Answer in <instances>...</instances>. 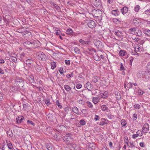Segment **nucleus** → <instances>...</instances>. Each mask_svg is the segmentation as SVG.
<instances>
[{
	"label": "nucleus",
	"instance_id": "29",
	"mask_svg": "<svg viewBox=\"0 0 150 150\" xmlns=\"http://www.w3.org/2000/svg\"><path fill=\"white\" fill-rule=\"evenodd\" d=\"M86 104L90 108H92L93 107V105L92 103L89 101H87L86 102Z\"/></svg>",
	"mask_w": 150,
	"mask_h": 150
},
{
	"label": "nucleus",
	"instance_id": "12",
	"mask_svg": "<svg viewBox=\"0 0 150 150\" xmlns=\"http://www.w3.org/2000/svg\"><path fill=\"white\" fill-rule=\"evenodd\" d=\"M72 111L77 115H79L80 113L78 109L76 107H74L72 108Z\"/></svg>",
	"mask_w": 150,
	"mask_h": 150
},
{
	"label": "nucleus",
	"instance_id": "59",
	"mask_svg": "<svg viewBox=\"0 0 150 150\" xmlns=\"http://www.w3.org/2000/svg\"><path fill=\"white\" fill-rule=\"evenodd\" d=\"M84 40L82 39H81L79 40V42L83 44V42H84Z\"/></svg>",
	"mask_w": 150,
	"mask_h": 150
},
{
	"label": "nucleus",
	"instance_id": "35",
	"mask_svg": "<svg viewBox=\"0 0 150 150\" xmlns=\"http://www.w3.org/2000/svg\"><path fill=\"white\" fill-rule=\"evenodd\" d=\"M56 105L58 106V107L60 108L61 109L62 108V106L60 105V103L59 102V101L57 100L56 102Z\"/></svg>",
	"mask_w": 150,
	"mask_h": 150
},
{
	"label": "nucleus",
	"instance_id": "17",
	"mask_svg": "<svg viewBox=\"0 0 150 150\" xmlns=\"http://www.w3.org/2000/svg\"><path fill=\"white\" fill-rule=\"evenodd\" d=\"M57 129L59 131H62L63 129L65 128V127L63 125H58L57 126Z\"/></svg>",
	"mask_w": 150,
	"mask_h": 150
},
{
	"label": "nucleus",
	"instance_id": "64",
	"mask_svg": "<svg viewBox=\"0 0 150 150\" xmlns=\"http://www.w3.org/2000/svg\"><path fill=\"white\" fill-rule=\"evenodd\" d=\"M86 111V110L85 109H83L81 110V112L83 113H84V112H85Z\"/></svg>",
	"mask_w": 150,
	"mask_h": 150
},
{
	"label": "nucleus",
	"instance_id": "47",
	"mask_svg": "<svg viewBox=\"0 0 150 150\" xmlns=\"http://www.w3.org/2000/svg\"><path fill=\"white\" fill-rule=\"evenodd\" d=\"M65 63L67 65H69L70 64V60H65L64 61Z\"/></svg>",
	"mask_w": 150,
	"mask_h": 150
},
{
	"label": "nucleus",
	"instance_id": "38",
	"mask_svg": "<svg viewBox=\"0 0 150 150\" xmlns=\"http://www.w3.org/2000/svg\"><path fill=\"white\" fill-rule=\"evenodd\" d=\"M24 120V117L21 118L19 119V120H18V122H16V123L18 124L19 123H21L22 122H23V120Z\"/></svg>",
	"mask_w": 150,
	"mask_h": 150
},
{
	"label": "nucleus",
	"instance_id": "33",
	"mask_svg": "<svg viewBox=\"0 0 150 150\" xmlns=\"http://www.w3.org/2000/svg\"><path fill=\"white\" fill-rule=\"evenodd\" d=\"M35 69L37 71H39L41 70V68L40 66L38 65L36 66Z\"/></svg>",
	"mask_w": 150,
	"mask_h": 150
},
{
	"label": "nucleus",
	"instance_id": "49",
	"mask_svg": "<svg viewBox=\"0 0 150 150\" xmlns=\"http://www.w3.org/2000/svg\"><path fill=\"white\" fill-rule=\"evenodd\" d=\"M132 84L131 83H130V84L128 83L126 85V87H127L128 88H130L132 87Z\"/></svg>",
	"mask_w": 150,
	"mask_h": 150
},
{
	"label": "nucleus",
	"instance_id": "40",
	"mask_svg": "<svg viewBox=\"0 0 150 150\" xmlns=\"http://www.w3.org/2000/svg\"><path fill=\"white\" fill-rule=\"evenodd\" d=\"M7 133L8 135H9L11 137L12 136V132L11 130H9V131H8Z\"/></svg>",
	"mask_w": 150,
	"mask_h": 150
},
{
	"label": "nucleus",
	"instance_id": "60",
	"mask_svg": "<svg viewBox=\"0 0 150 150\" xmlns=\"http://www.w3.org/2000/svg\"><path fill=\"white\" fill-rule=\"evenodd\" d=\"M140 146L142 147H144V143L143 142H140Z\"/></svg>",
	"mask_w": 150,
	"mask_h": 150
},
{
	"label": "nucleus",
	"instance_id": "57",
	"mask_svg": "<svg viewBox=\"0 0 150 150\" xmlns=\"http://www.w3.org/2000/svg\"><path fill=\"white\" fill-rule=\"evenodd\" d=\"M4 71L2 70V69L1 68H0V74H4Z\"/></svg>",
	"mask_w": 150,
	"mask_h": 150
},
{
	"label": "nucleus",
	"instance_id": "24",
	"mask_svg": "<svg viewBox=\"0 0 150 150\" xmlns=\"http://www.w3.org/2000/svg\"><path fill=\"white\" fill-rule=\"evenodd\" d=\"M64 88L67 91H69L71 89V87L67 85H64Z\"/></svg>",
	"mask_w": 150,
	"mask_h": 150
},
{
	"label": "nucleus",
	"instance_id": "27",
	"mask_svg": "<svg viewBox=\"0 0 150 150\" xmlns=\"http://www.w3.org/2000/svg\"><path fill=\"white\" fill-rule=\"evenodd\" d=\"M121 124L122 126L125 127L126 125V122L125 120L122 119L121 121Z\"/></svg>",
	"mask_w": 150,
	"mask_h": 150
},
{
	"label": "nucleus",
	"instance_id": "46",
	"mask_svg": "<svg viewBox=\"0 0 150 150\" xmlns=\"http://www.w3.org/2000/svg\"><path fill=\"white\" fill-rule=\"evenodd\" d=\"M74 50L76 53H79L80 50L77 47H75L74 48Z\"/></svg>",
	"mask_w": 150,
	"mask_h": 150
},
{
	"label": "nucleus",
	"instance_id": "58",
	"mask_svg": "<svg viewBox=\"0 0 150 150\" xmlns=\"http://www.w3.org/2000/svg\"><path fill=\"white\" fill-rule=\"evenodd\" d=\"M28 33V31L27 30L25 31H24L23 32H22V35H25L26 34H27Z\"/></svg>",
	"mask_w": 150,
	"mask_h": 150
},
{
	"label": "nucleus",
	"instance_id": "16",
	"mask_svg": "<svg viewBox=\"0 0 150 150\" xmlns=\"http://www.w3.org/2000/svg\"><path fill=\"white\" fill-rule=\"evenodd\" d=\"M46 146L48 150H53V147L50 144H46Z\"/></svg>",
	"mask_w": 150,
	"mask_h": 150
},
{
	"label": "nucleus",
	"instance_id": "26",
	"mask_svg": "<svg viewBox=\"0 0 150 150\" xmlns=\"http://www.w3.org/2000/svg\"><path fill=\"white\" fill-rule=\"evenodd\" d=\"M56 62H52L51 63V68L53 69H54L56 66Z\"/></svg>",
	"mask_w": 150,
	"mask_h": 150
},
{
	"label": "nucleus",
	"instance_id": "50",
	"mask_svg": "<svg viewBox=\"0 0 150 150\" xmlns=\"http://www.w3.org/2000/svg\"><path fill=\"white\" fill-rule=\"evenodd\" d=\"M76 87L77 89H79L82 87V85L81 84H77Z\"/></svg>",
	"mask_w": 150,
	"mask_h": 150
},
{
	"label": "nucleus",
	"instance_id": "51",
	"mask_svg": "<svg viewBox=\"0 0 150 150\" xmlns=\"http://www.w3.org/2000/svg\"><path fill=\"white\" fill-rule=\"evenodd\" d=\"M100 119L99 116L97 115H95V117L94 118L95 120L97 121L98 120Z\"/></svg>",
	"mask_w": 150,
	"mask_h": 150
},
{
	"label": "nucleus",
	"instance_id": "36",
	"mask_svg": "<svg viewBox=\"0 0 150 150\" xmlns=\"http://www.w3.org/2000/svg\"><path fill=\"white\" fill-rule=\"evenodd\" d=\"M53 4V6L57 10H59L60 9V8L57 5V4H54V3Z\"/></svg>",
	"mask_w": 150,
	"mask_h": 150
},
{
	"label": "nucleus",
	"instance_id": "14",
	"mask_svg": "<svg viewBox=\"0 0 150 150\" xmlns=\"http://www.w3.org/2000/svg\"><path fill=\"white\" fill-rule=\"evenodd\" d=\"M135 35H136L137 36L139 37H141L142 35V32L140 30H139V29L138 28H137V31Z\"/></svg>",
	"mask_w": 150,
	"mask_h": 150
},
{
	"label": "nucleus",
	"instance_id": "4",
	"mask_svg": "<svg viewBox=\"0 0 150 150\" xmlns=\"http://www.w3.org/2000/svg\"><path fill=\"white\" fill-rule=\"evenodd\" d=\"M87 25L89 28H93L96 26V24L95 21L92 20L88 21Z\"/></svg>",
	"mask_w": 150,
	"mask_h": 150
},
{
	"label": "nucleus",
	"instance_id": "11",
	"mask_svg": "<svg viewBox=\"0 0 150 150\" xmlns=\"http://www.w3.org/2000/svg\"><path fill=\"white\" fill-rule=\"evenodd\" d=\"M114 33L117 36L120 37L122 35V33L121 31L119 30H116L113 31Z\"/></svg>",
	"mask_w": 150,
	"mask_h": 150
},
{
	"label": "nucleus",
	"instance_id": "8",
	"mask_svg": "<svg viewBox=\"0 0 150 150\" xmlns=\"http://www.w3.org/2000/svg\"><path fill=\"white\" fill-rule=\"evenodd\" d=\"M128 8L126 6L123 7L121 9V11L122 13L123 14H125L128 12Z\"/></svg>",
	"mask_w": 150,
	"mask_h": 150
},
{
	"label": "nucleus",
	"instance_id": "18",
	"mask_svg": "<svg viewBox=\"0 0 150 150\" xmlns=\"http://www.w3.org/2000/svg\"><path fill=\"white\" fill-rule=\"evenodd\" d=\"M27 78L28 79L29 81L33 83L34 81V78L33 76H28Z\"/></svg>",
	"mask_w": 150,
	"mask_h": 150
},
{
	"label": "nucleus",
	"instance_id": "21",
	"mask_svg": "<svg viewBox=\"0 0 150 150\" xmlns=\"http://www.w3.org/2000/svg\"><path fill=\"white\" fill-rule=\"evenodd\" d=\"M126 53V51L124 50H121L119 52L120 55L121 56H124Z\"/></svg>",
	"mask_w": 150,
	"mask_h": 150
},
{
	"label": "nucleus",
	"instance_id": "62",
	"mask_svg": "<svg viewBox=\"0 0 150 150\" xmlns=\"http://www.w3.org/2000/svg\"><path fill=\"white\" fill-rule=\"evenodd\" d=\"M4 62V61L3 59H0V63H3Z\"/></svg>",
	"mask_w": 150,
	"mask_h": 150
},
{
	"label": "nucleus",
	"instance_id": "25",
	"mask_svg": "<svg viewBox=\"0 0 150 150\" xmlns=\"http://www.w3.org/2000/svg\"><path fill=\"white\" fill-rule=\"evenodd\" d=\"M66 33L68 35H72L73 31L71 29H68L66 31Z\"/></svg>",
	"mask_w": 150,
	"mask_h": 150
},
{
	"label": "nucleus",
	"instance_id": "45",
	"mask_svg": "<svg viewBox=\"0 0 150 150\" xmlns=\"http://www.w3.org/2000/svg\"><path fill=\"white\" fill-rule=\"evenodd\" d=\"M150 12L149 9L145 11V13L148 15H150Z\"/></svg>",
	"mask_w": 150,
	"mask_h": 150
},
{
	"label": "nucleus",
	"instance_id": "1",
	"mask_svg": "<svg viewBox=\"0 0 150 150\" xmlns=\"http://www.w3.org/2000/svg\"><path fill=\"white\" fill-rule=\"evenodd\" d=\"M37 43L36 41H34L33 42H31L30 41L25 42L23 44L24 46L27 49H30L33 48H36L37 47H38L39 46H37L36 44Z\"/></svg>",
	"mask_w": 150,
	"mask_h": 150
},
{
	"label": "nucleus",
	"instance_id": "48",
	"mask_svg": "<svg viewBox=\"0 0 150 150\" xmlns=\"http://www.w3.org/2000/svg\"><path fill=\"white\" fill-rule=\"evenodd\" d=\"M79 104H81L82 105H84L85 103V102L83 100H81L79 101Z\"/></svg>",
	"mask_w": 150,
	"mask_h": 150
},
{
	"label": "nucleus",
	"instance_id": "31",
	"mask_svg": "<svg viewBox=\"0 0 150 150\" xmlns=\"http://www.w3.org/2000/svg\"><path fill=\"white\" fill-rule=\"evenodd\" d=\"M137 93L139 95H142L144 93V92L141 89H139L137 91Z\"/></svg>",
	"mask_w": 150,
	"mask_h": 150
},
{
	"label": "nucleus",
	"instance_id": "34",
	"mask_svg": "<svg viewBox=\"0 0 150 150\" xmlns=\"http://www.w3.org/2000/svg\"><path fill=\"white\" fill-rule=\"evenodd\" d=\"M105 120V119H102L101 121L100 122V124L101 125H104L105 124H106L104 121Z\"/></svg>",
	"mask_w": 150,
	"mask_h": 150
},
{
	"label": "nucleus",
	"instance_id": "55",
	"mask_svg": "<svg viewBox=\"0 0 150 150\" xmlns=\"http://www.w3.org/2000/svg\"><path fill=\"white\" fill-rule=\"evenodd\" d=\"M145 74H147V75H150V71L147 70L146 71H145Z\"/></svg>",
	"mask_w": 150,
	"mask_h": 150
},
{
	"label": "nucleus",
	"instance_id": "61",
	"mask_svg": "<svg viewBox=\"0 0 150 150\" xmlns=\"http://www.w3.org/2000/svg\"><path fill=\"white\" fill-rule=\"evenodd\" d=\"M24 55H25V53L23 52L22 53L20 54V57H21V58L23 57H24Z\"/></svg>",
	"mask_w": 150,
	"mask_h": 150
},
{
	"label": "nucleus",
	"instance_id": "7",
	"mask_svg": "<svg viewBox=\"0 0 150 150\" xmlns=\"http://www.w3.org/2000/svg\"><path fill=\"white\" fill-rule=\"evenodd\" d=\"M86 87L89 91H91L93 88V86L89 82H87L86 84Z\"/></svg>",
	"mask_w": 150,
	"mask_h": 150
},
{
	"label": "nucleus",
	"instance_id": "9",
	"mask_svg": "<svg viewBox=\"0 0 150 150\" xmlns=\"http://www.w3.org/2000/svg\"><path fill=\"white\" fill-rule=\"evenodd\" d=\"M108 92L107 91H105L104 93H101L100 96L103 98H105L108 97Z\"/></svg>",
	"mask_w": 150,
	"mask_h": 150
},
{
	"label": "nucleus",
	"instance_id": "28",
	"mask_svg": "<svg viewBox=\"0 0 150 150\" xmlns=\"http://www.w3.org/2000/svg\"><path fill=\"white\" fill-rule=\"evenodd\" d=\"M7 144L8 149H11L13 148V146L11 143L9 142H7Z\"/></svg>",
	"mask_w": 150,
	"mask_h": 150
},
{
	"label": "nucleus",
	"instance_id": "54",
	"mask_svg": "<svg viewBox=\"0 0 150 150\" xmlns=\"http://www.w3.org/2000/svg\"><path fill=\"white\" fill-rule=\"evenodd\" d=\"M138 135L137 134H133L132 136V138H133V139H135V138L137 137H138Z\"/></svg>",
	"mask_w": 150,
	"mask_h": 150
},
{
	"label": "nucleus",
	"instance_id": "44",
	"mask_svg": "<svg viewBox=\"0 0 150 150\" xmlns=\"http://www.w3.org/2000/svg\"><path fill=\"white\" fill-rule=\"evenodd\" d=\"M23 117H23L22 116H18L16 119V122H18V120H19V119H20Z\"/></svg>",
	"mask_w": 150,
	"mask_h": 150
},
{
	"label": "nucleus",
	"instance_id": "56",
	"mask_svg": "<svg viewBox=\"0 0 150 150\" xmlns=\"http://www.w3.org/2000/svg\"><path fill=\"white\" fill-rule=\"evenodd\" d=\"M12 60L14 62H16L17 60V59L16 57H13Z\"/></svg>",
	"mask_w": 150,
	"mask_h": 150
},
{
	"label": "nucleus",
	"instance_id": "53",
	"mask_svg": "<svg viewBox=\"0 0 150 150\" xmlns=\"http://www.w3.org/2000/svg\"><path fill=\"white\" fill-rule=\"evenodd\" d=\"M120 70H124V67L122 63L120 64Z\"/></svg>",
	"mask_w": 150,
	"mask_h": 150
},
{
	"label": "nucleus",
	"instance_id": "10",
	"mask_svg": "<svg viewBox=\"0 0 150 150\" xmlns=\"http://www.w3.org/2000/svg\"><path fill=\"white\" fill-rule=\"evenodd\" d=\"M112 14L114 15L115 16H119L120 14V13L118 10H113L112 11Z\"/></svg>",
	"mask_w": 150,
	"mask_h": 150
},
{
	"label": "nucleus",
	"instance_id": "39",
	"mask_svg": "<svg viewBox=\"0 0 150 150\" xmlns=\"http://www.w3.org/2000/svg\"><path fill=\"white\" fill-rule=\"evenodd\" d=\"M80 123L81 125H84L85 124L86 122L84 120H80Z\"/></svg>",
	"mask_w": 150,
	"mask_h": 150
},
{
	"label": "nucleus",
	"instance_id": "52",
	"mask_svg": "<svg viewBox=\"0 0 150 150\" xmlns=\"http://www.w3.org/2000/svg\"><path fill=\"white\" fill-rule=\"evenodd\" d=\"M133 58L132 57H130V63H129V64L131 65H132V62L133 61Z\"/></svg>",
	"mask_w": 150,
	"mask_h": 150
},
{
	"label": "nucleus",
	"instance_id": "32",
	"mask_svg": "<svg viewBox=\"0 0 150 150\" xmlns=\"http://www.w3.org/2000/svg\"><path fill=\"white\" fill-rule=\"evenodd\" d=\"M27 123L29 125H31L33 126L35 125V124L32 121L28 120L27 121Z\"/></svg>",
	"mask_w": 150,
	"mask_h": 150
},
{
	"label": "nucleus",
	"instance_id": "30",
	"mask_svg": "<svg viewBox=\"0 0 150 150\" xmlns=\"http://www.w3.org/2000/svg\"><path fill=\"white\" fill-rule=\"evenodd\" d=\"M140 9V6L139 5H137L134 8V11L136 12H138Z\"/></svg>",
	"mask_w": 150,
	"mask_h": 150
},
{
	"label": "nucleus",
	"instance_id": "63",
	"mask_svg": "<svg viewBox=\"0 0 150 150\" xmlns=\"http://www.w3.org/2000/svg\"><path fill=\"white\" fill-rule=\"evenodd\" d=\"M140 132H142L139 130H138L137 132V134L139 136L140 134Z\"/></svg>",
	"mask_w": 150,
	"mask_h": 150
},
{
	"label": "nucleus",
	"instance_id": "20",
	"mask_svg": "<svg viewBox=\"0 0 150 150\" xmlns=\"http://www.w3.org/2000/svg\"><path fill=\"white\" fill-rule=\"evenodd\" d=\"M99 101V99L98 97H93V103L96 104L98 103Z\"/></svg>",
	"mask_w": 150,
	"mask_h": 150
},
{
	"label": "nucleus",
	"instance_id": "2",
	"mask_svg": "<svg viewBox=\"0 0 150 150\" xmlns=\"http://www.w3.org/2000/svg\"><path fill=\"white\" fill-rule=\"evenodd\" d=\"M14 80L18 87L21 88L24 86V82L21 78L16 77L15 79H14Z\"/></svg>",
	"mask_w": 150,
	"mask_h": 150
},
{
	"label": "nucleus",
	"instance_id": "23",
	"mask_svg": "<svg viewBox=\"0 0 150 150\" xmlns=\"http://www.w3.org/2000/svg\"><path fill=\"white\" fill-rule=\"evenodd\" d=\"M99 77L97 76H94L93 78L92 81L94 83H96L98 80Z\"/></svg>",
	"mask_w": 150,
	"mask_h": 150
},
{
	"label": "nucleus",
	"instance_id": "13",
	"mask_svg": "<svg viewBox=\"0 0 150 150\" xmlns=\"http://www.w3.org/2000/svg\"><path fill=\"white\" fill-rule=\"evenodd\" d=\"M33 63V61L31 59H28L26 61V64L29 67Z\"/></svg>",
	"mask_w": 150,
	"mask_h": 150
},
{
	"label": "nucleus",
	"instance_id": "3",
	"mask_svg": "<svg viewBox=\"0 0 150 150\" xmlns=\"http://www.w3.org/2000/svg\"><path fill=\"white\" fill-rule=\"evenodd\" d=\"M37 57L39 60L44 61L45 59L46 56L43 52H40L38 53Z\"/></svg>",
	"mask_w": 150,
	"mask_h": 150
},
{
	"label": "nucleus",
	"instance_id": "6",
	"mask_svg": "<svg viewBox=\"0 0 150 150\" xmlns=\"http://www.w3.org/2000/svg\"><path fill=\"white\" fill-rule=\"evenodd\" d=\"M137 28L133 27L129 29L128 31V33L133 35H135L137 31Z\"/></svg>",
	"mask_w": 150,
	"mask_h": 150
},
{
	"label": "nucleus",
	"instance_id": "19",
	"mask_svg": "<svg viewBox=\"0 0 150 150\" xmlns=\"http://www.w3.org/2000/svg\"><path fill=\"white\" fill-rule=\"evenodd\" d=\"M144 33L147 36H150V30L146 29L144 30Z\"/></svg>",
	"mask_w": 150,
	"mask_h": 150
},
{
	"label": "nucleus",
	"instance_id": "42",
	"mask_svg": "<svg viewBox=\"0 0 150 150\" xmlns=\"http://www.w3.org/2000/svg\"><path fill=\"white\" fill-rule=\"evenodd\" d=\"M134 107L135 108L139 109L140 108V105L138 104H136L134 105Z\"/></svg>",
	"mask_w": 150,
	"mask_h": 150
},
{
	"label": "nucleus",
	"instance_id": "41",
	"mask_svg": "<svg viewBox=\"0 0 150 150\" xmlns=\"http://www.w3.org/2000/svg\"><path fill=\"white\" fill-rule=\"evenodd\" d=\"M45 104L47 105V106H48L50 104V100H45Z\"/></svg>",
	"mask_w": 150,
	"mask_h": 150
},
{
	"label": "nucleus",
	"instance_id": "15",
	"mask_svg": "<svg viewBox=\"0 0 150 150\" xmlns=\"http://www.w3.org/2000/svg\"><path fill=\"white\" fill-rule=\"evenodd\" d=\"M101 109L103 111H107L108 110V108L106 105H103L101 106Z\"/></svg>",
	"mask_w": 150,
	"mask_h": 150
},
{
	"label": "nucleus",
	"instance_id": "5",
	"mask_svg": "<svg viewBox=\"0 0 150 150\" xmlns=\"http://www.w3.org/2000/svg\"><path fill=\"white\" fill-rule=\"evenodd\" d=\"M149 130V126L147 123L145 124L143 126L142 132L144 133H147Z\"/></svg>",
	"mask_w": 150,
	"mask_h": 150
},
{
	"label": "nucleus",
	"instance_id": "22",
	"mask_svg": "<svg viewBox=\"0 0 150 150\" xmlns=\"http://www.w3.org/2000/svg\"><path fill=\"white\" fill-rule=\"evenodd\" d=\"M100 4L101 2L100 0H95L94 2V4L96 6H98L100 5Z\"/></svg>",
	"mask_w": 150,
	"mask_h": 150
},
{
	"label": "nucleus",
	"instance_id": "37",
	"mask_svg": "<svg viewBox=\"0 0 150 150\" xmlns=\"http://www.w3.org/2000/svg\"><path fill=\"white\" fill-rule=\"evenodd\" d=\"M132 118L133 120L135 121L137 118V115L136 114H134L132 116Z\"/></svg>",
	"mask_w": 150,
	"mask_h": 150
},
{
	"label": "nucleus",
	"instance_id": "43",
	"mask_svg": "<svg viewBox=\"0 0 150 150\" xmlns=\"http://www.w3.org/2000/svg\"><path fill=\"white\" fill-rule=\"evenodd\" d=\"M59 70L61 74H62L64 72L63 67H61L60 69Z\"/></svg>",
	"mask_w": 150,
	"mask_h": 150
}]
</instances>
